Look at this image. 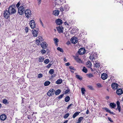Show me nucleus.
<instances>
[{"label":"nucleus","mask_w":123,"mask_h":123,"mask_svg":"<svg viewBox=\"0 0 123 123\" xmlns=\"http://www.w3.org/2000/svg\"><path fill=\"white\" fill-rule=\"evenodd\" d=\"M8 11L11 14H14L16 12L15 7L14 5H12L9 7Z\"/></svg>","instance_id":"obj_1"},{"label":"nucleus","mask_w":123,"mask_h":123,"mask_svg":"<svg viewBox=\"0 0 123 123\" xmlns=\"http://www.w3.org/2000/svg\"><path fill=\"white\" fill-rule=\"evenodd\" d=\"M25 10V9L24 6H21L18 8V12L19 15H22L24 14Z\"/></svg>","instance_id":"obj_2"},{"label":"nucleus","mask_w":123,"mask_h":123,"mask_svg":"<svg viewBox=\"0 0 123 123\" xmlns=\"http://www.w3.org/2000/svg\"><path fill=\"white\" fill-rule=\"evenodd\" d=\"M3 14L4 18L6 19H8L10 17V15L11 14L8 10H6L4 11Z\"/></svg>","instance_id":"obj_3"},{"label":"nucleus","mask_w":123,"mask_h":123,"mask_svg":"<svg viewBox=\"0 0 123 123\" xmlns=\"http://www.w3.org/2000/svg\"><path fill=\"white\" fill-rule=\"evenodd\" d=\"M25 13L26 17L29 18L31 16V11L29 10H26L25 12Z\"/></svg>","instance_id":"obj_4"},{"label":"nucleus","mask_w":123,"mask_h":123,"mask_svg":"<svg viewBox=\"0 0 123 123\" xmlns=\"http://www.w3.org/2000/svg\"><path fill=\"white\" fill-rule=\"evenodd\" d=\"M85 49L84 48H81L79 49L78 53L80 55H83L85 54Z\"/></svg>","instance_id":"obj_5"},{"label":"nucleus","mask_w":123,"mask_h":123,"mask_svg":"<svg viewBox=\"0 0 123 123\" xmlns=\"http://www.w3.org/2000/svg\"><path fill=\"white\" fill-rule=\"evenodd\" d=\"M56 29L58 32L59 33H63V28L62 26H59L56 27Z\"/></svg>","instance_id":"obj_6"},{"label":"nucleus","mask_w":123,"mask_h":123,"mask_svg":"<svg viewBox=\"0 0 123 123\" xmlns=\"http://www.w3.org/2000/svg\"><path fill=\"white\" fill-rule=\"evenodd\" d=\"M55 23L57 25H60L62 24V21L60 18L58 19L55 20Z\"/></svg>","instance_id":"obj_7"},{"label":"nucleus","mask_w":123,"mask_h":123,"mask_svg":"<svg viewBox=\"0 0 123 123\" xmlns=\"http://www.w3.org/2000/svg\"><path fill=\"white\" fill-rule=\"evenodd\" d=\"M111 86L113 89H116L117 88L118 85L116 83H113L112 84Z\"/></svg>","instance_id":"obj_8"},{"label":"nucleus","mask_w":123,"mask_h":123,"mask_svg":"<svg viewBox=\"0 0 123 123\" xmlns=\"http://www.w3.org/2000/svg\"><path fill=\"white\" fill-rule=\"evenodd\" d=\"M122 90L120 88L118 89L117 90L116 93L118 95H120L123 93Z\"/></svg>","instance_id":"obj_9"},{"label":"nucleus","mask_w":123,"mask_h":123,"mask_svg":"<svg viewBox=\"0 0 123 123\" xmlns=\"http://www.w3.org/2000/svg\"><path fill=\"white\" fill-rule=\"evenodd\" d=\"M6 118V116L5 114H2L0 116V119L2 120H5Z\"/></svg>","instance_id":"obj_10"},{"label":"nucleus","mask_w":123,"mask_h":123,"mask_svg":"<svg viewBox=\"0 0 123 123\" xmlns=\"http://www.w3.org/2000/svg\"><path fill=\"white\" fill-rule=\"evenodd\" d=\"M107 77V74L105 73H103L101 75V78L103 80L106 79Z\"/></svg>","instance_id":"obj_11"},{"label":"nucleus","mask_w":123,"mask_h":123,"mask_svg":"<svg viewBox=\"0 0 123 123\" xmlns=\"http://www.w3.org/2000/svg\"><path fill=\"white\" fill-rule=\"evenodd\" d=\"M47 43L46 42H42L41 44V46L43 49L46 48Z\"/></svg>","instance_id":"obj_12"},{"label":"nucleus","mask_w":123,"mask_h":123,"mask_svg":"<svg viewBox=\"0 0 123 123\" xmlns=\"http://www.w3.org/2000/svg\"><path fill=\"white\" fill-rule=\"evenodd\" d=\"M97 56V55L95 53L92 54L90 56V58L91 59H95Z\"/></svg>","instance_id":"obj_13"},{"label":"nucleus","mask_w":123,"mask_h":123,"mask_svg":"<svg viewBox=\"0 0 123 123\" xmlns=\"http://www.w3.org/2000/svg\"><path fill=\"white\" fill-rule=\"evenodd\" d=\"M71 41L72 43L73 44H75L77 42V40L76 38L73 37L71 40Z\"/></svg>","instance_id":"obj_14"},{"label":"nucleus","mask_w":123,"mask_h":123,"mask_svg":"<svg viewBox=\"0 0 123 123\" xmlns=\"http://www.w3.org/2000/svg\"><path fill=\"white\" fill-rule=\"evenodd\" d=\"M110 106L112 108L114 109L116 107V105L114 103H111L110 104Z\"/></svg>","instance_id":"obj_15"},{"label":"nucleus","mask_w":123,"mask_h":123,"mask_svg":"<svg viewBox=\"0 0 123 123\" xmlns=\"http://www.w3.org/2000/svg\"><path fill=\"white\" fill-rule=\"evenodd\" d=\"M33 32H32L33 36L34 37H36L37 36L38 33L37 31L35 29H34L32 30Z\"/></svg>","instance_id":"obj_16"},{"label":"nucleus","mask_w":123,"mask_h":123,"mask_svg":"<svg viewBox=\"0 0 123 123\" xmlns=\"http://www.w3.org/2000/svg\"><path fill=\"white\" fill-rule=\"evenodd\" d=\"M53 90V89H52ZM54 94L53 91V90H50L47 93V95L49 96H52Z\"/></svg>","instance_id":"obj_17"},{"label":"nucleus","mask_w":123,"mask_h":123,"mask_svg":"<svg viewBox=\"0 0 123 123\" xmlns=\"http://www.w3.org/2000/svg\"><path fill=\"white\" fill-rule=\"evenodd\" d=\"M59 40L58 39L56 38H54V43H55V46L57 47L58 45L57 43L59 42Z\"/></svg>","instance_id":"obj_18"},{"label":"nucleus","mask_w":123,"mask_h":123,"mask_svg":"<svg viewBox=\"0 0 123 123\" xmlns=\"http://www.w3.org/2000/svg\"><path fill=\"white\" fill-rule=\"evenodd\" d=\"M54 15L55 16H58L59 13V11L57 10H54Z\"/></svg>","instance_id":"obj_19"},{"label":"nucleus","mask_w":123,"mask_h":123,"mask_svg":"<svg viewBox=\"0 0 123 123\" xmlns=\"http://www.w3.org/2000/svg\"><path fill=\"white\" fill-rule=\"evenodd\" d=\"M92 64L91 62L90 61H88L87 62L86 64V66L87 67L90 68L91 67Z\"/></svg>","instance_id":"obj_20"},{"label":"nucleus","mask_w":123,"mask_h":123,"mask_svg":"<svg viewBox=\"0 0 123 123\" xmlns=\"http://www.w3.org/2000/svg\"><path fill=\"white\" fill-rule=\"evenodd\" d=\"M61 91L60 89H58L55 92V94L56 95H58L61 92Z\"/></svg>","instance_id":"obj_21"},{"label":"nucleus","mask_w":123,"mask_h":123,"mask_svg":"<svg viewBox=\"0 0 123 123\" xmlns=\"http://www.w3.org/2000/svg\"><path fill=\"white\" fill-rule=\"evenodd\" d=\"M80 113V112H75L74 114L73 115V118H74L75 117H76L78 115H79V113Z\"/></svg>","instance_id":"obj_22"},{"label":"nucleus","mask_w":123,"mask_h":123,"mask_svg":"<svg viewBox=\"0 0 123 123\" xmlns=\"http://www.w3.org/2000/svg\"><path fill=\"white\" fill-rule=\"evenodd\" d=\"M62 82V79H59L55 82L56 84H60Z\"/></svg>","instance_id":"obj_23"},{"label":"nucleus","mask_w":123,"mask_h":123,"mask_svg":"<svg viewBox=\"0 0 123 123\" xmlns=\"http://www.w3.org/2000/svg\"><path fill=\"white\" fill-rule=\"evenodd\" d=\"M86 75L89 78L93 77L94 76L93 74L91 73L87 74Z\"/></svg>","instance_id":"obj_24"},{"label":"nucleus","mask_w":123,"mask_h":123,"mask_svg":"<svg viewBox=\"0 0 123 123\" xmlns=\"http://www.w3.org/2000/svg\"><path fill=\"white\" fill-rule=\"evenodd\" d=\"M70 97L68 96L66 97L65 99V101L66 102H68L70 100Z\"/></svg>","instance_id":"obj_25"},{"label":"nucleus","mask_w":123,"mask_h":123,"mask_svg":"<svg viewBox=\"0 0 123 123\" xmlns=\"http://www.w3.org/2000/svg\"><path fill=\"white\" fill-rule=\"evenodd\" d=\"M76 77L80 80H81L82 79V77L80 76L79 75H76Z\"/></svg>","instance_id":"obj_26"},{"label":"nucleus","mask_w":123,"mask_h":123,"mask_svg":"<svg viewBox=\"0 0 123 123\" xmlns=\"http://www.w3.org/2000/svg\"><path fill=\"white\" fill-rule=\"evenodd\" d=\"M30 26L31 28L33 29L36 27V24L35 23H32L30 24Z\"/></svg>","instance_id":"obj_27"},{"label":"nucleus","mask_w":123,"mask_h":123,"mask_svg":"<svg viewBox=\"0 0 123 123\" xmlns=\"http://www.w3.org/2000/svg\"><path fill=\"white\" fill-rule=\"evenodd\" d=\"M50 83V82L49 81H46L44 82V85L45 86H47L49 85Z\"/></svg>","instance_id":"obj_28"},{"label":"nucleus","mask_w":123,"mask_h":123,"mask_svg":"<svg viewBox=\"0 0 123 123\" xmlns=\"http://www.w3.org/2000/svg\"><path fill=\"white\" fill-rule=\"evenodd\" d=\"M82 71L86 73L87 72V69L85 67H84L82 69Z\"/></svg>","instance_id":"obj_29"},{"label":"nucleus","mask_w":123,"mask_h":123,"mask_svg":"<svg viewBox=\"0 0 123 123\" xmlns=\"http://www.w3.org/2000/svg\"><path fill=\"white\" fill-rule=\"evenodd\" d=\"M57 50L60 51L61 52L63 53V51L62 48H61L59 47H58L57 48Z\"/></svg>","instance_id":"obj_30"},{"label":"nucleus","mask_w":123,"mask_h":123,"mask_svg":"<svg viewBox=\"0 0 123 123\" xmlns=\"http://www.w3.org/2000/svg\"><path fill=\"white\" fill-rule=\"evenodd\" d=\"M69 113H67L63 117L64 118H66L68 117L69 116Z\"/></svg>","instance_id":"obj_31"},{"label":"nucleus","mask_w":123,"mask_h":123,"mask_svg":"<svg viewBox=\"0 0 123 123\" xmlns=\"http://www.w3.org/2000/svg\"><path fill=\"white\" fill-rule=\"evenodd\" d=\"M64 8L65 10L68 11V9L69 7H68V5H66L64 6Z\"/></svg>","instance_id":"obj_32"},{"label":"nucleus","mask_w":123,"mask_h":123,"mask_svg":"<svg viewBox=\"0 0 123 123\" xmlns=\"http://www.w3.org/2000/svg\"><path fill=\"white\" fill-rule=\"evenodd\" d=\"M70 91V89L69 88H68L67 90H66L65 92H64L63 94H66L68 93Z\"/></svg>","instance_id":"obj_33"},{"label":"nucleus","mask_w":123,"mask_h":123,"mask_svg":"<svg viewBox=\"0 0 123 123\" xmlns=\"http://www.w3.org/2000/svg\"><path fill=\"white\" fill-rule=\"evenodd\" d=\"M85 90L84 88H81V91L82 94H84L85 93Z\"/></svg>","instance_id":"obj_34"},{"label":"nucleus","mask_w":123,"mask_h":123,"mask_svg":"<svg viewBox=\"0 0 123 123\" xmlns=\"http://www.w3.org/2000/svg\"><path fill=\"white\" fill-rule=\"evenodd\" d=\"M104 109L105 110H106V112H108L109 113H110V111H111L109 109H108V108H104Z\"/></svg>","instance_id":"obj_35"},{"label":"nucleus","mask_w":123,"mask_h":123,"mask_svg":"<svg viewBox=\"0 0 123 123\" xmlns=\"http://www.w3.org/2000/svg\"><path fill=\"white\" fill-rule=\"evenodd\" d=\"M54 72V70L53 69H50L49 72V73L51 74H53V73Z\"/></svg>","instance_id":"obj_36"},{"label":"nucleus","mask_w":123,"mask_h":123,"mask_svg":"<svg viewBox=\"0 0 123 123\" xmlns=\"http://www.w3.org/2000/svg\"><path fill=\"white\" fill-rule=\"evenodd\" d=\"M84 118L82 117H80L78 119V121L79 122H81V121L83 120Z\"/></svg>","instance_id":"obj_37"},{"label":"nucleus","mask_w":123,"mask_h":123,"mask_svg":"<svg viewBox=\"0 0 123 123\" xmlns=\"http://www.w3.org/2000/svg\"><path fill=\"white\" fill-rule=\"evenodd\" d=\"M49 59H47L45 60L44 62V63L47 64L49 62Z\"/></svg>","instance_id":"obj_38"},{"label":"nucleus","mask_w":123,"mask_h":123,"mask_svg":"<svg viewBox=\"0 0 123 123\" xmlns=\"http://www.w3.org/2000/svg\"><path fill=\"white\" fill-rule=\"evenodd\" d=\"M121 107L120 106H117V108H116V109L119 112H120L121 111Z\"/></svg>","instance_id":"obj_39"},{"label":"nucleus","mask_w":123,"mask_h":123,"mask_svg":"<svg viewBox=\"0 0 123 123\" xmlns=\"http://www.w3.org/2000/svg\"><path fill=\"white\" fill-rule=\"evenodd\" d=\"M69 68L70 69L73 70H76L72 66H70L69 67Z\"/></svg>","instance_id":"obj_40"},{"label":"nucleus","mask_w":123,"mask_h":123,"mask_svg":"<svg viewBox=\"0 0 123 123\" xmlns=\"http://www.w3.org/2000/svg\"><path fill=\"white\" fill-rule=\"evenodd\" d=\"M63 96L64 94H62L61 95H60L57 98H58L59 99H61L62 97Z\"/></svg>","instance_id":"obj_41"},{"label":"nucleus","mask_w":123,"mask_h":123,"mask_svg":"<svg viewBox=\"0 0 123 123\" xmlns=\"http://www.w3.org/2000/svg\"><path fill=\"white\" fill-rule=\"evenodd\" d=\"M94 66L96 68H99L100 66V64L98 63H97V64H96L95 66Z\"/></svg>","instance_id":"obj_42"},{"label":"nucleus","mask_w":123,"mask_h":123,"mask_svg":"<svg viewBox=\"0 0 123 123\" xmlns=\"http://www.w3.org/2000/svg\"><path fill=\"white\" fill-rule=\"evenodd\" d=\"M7 101L6 99H4L3 100V103L4 104H6L7 102Z\"/></svg>","instance_id":"obj_43"},{"label":"nucleus","mask_w":123,"mask_h":123,"mask_svg":"<svg viewBox=\"0 0 123 123\" xmlns=\"http://www.w3.org/2000/svg\"><path fill=\"white\" fill-rule=\"evenodd\" d=\"M41 52L43 54H45L46 53V51L44 49H42L41 50Z\"/></svg>","instance_id":"obj_44"},{"label":"nucleus","mask_w":123,"mask_h":123,"mask_svg":"<svg viewBox=\"0 0 123 123\" xmlns=\"http://www.w3.org/2000/svg\"><path fill=\"white\" fill-rule=\"evenodd\" d=\"M75 59L76 61H80V59L78 58L77 56L75 57Z\"/></svg>","instance_id":"obj_45"},{"label":"nucleus","mask_w":123,"mask_h":123,"mask_svg":"<svg viewBox=\"0 0 123 123\" xmlns=\"http://www.w3.org/2000/svg\"><path fill=\"white\" fill-rule=\"evenodd\" d=\"M43 76L42 74H38V77L39 78H41Z\"/></svg>","instance_id":"obj_46"},{"label":"nucleus","mask_w":123,"mask_h":123,"mask_svg":"<svg viewBox=\"0 0 123 123\" xmlns=\"http://www.w3.org/2000/svg\"><path fill=\"white\" fill-rule=\"evenodd\" d=\"M73 105V104H71L70 105H69L67 107V109H69L70 108L71 106Z\"/></svg>","instance_id":"obj_47"},{"label":"nucleus","mask_w":123,"mask_h":123,"mask_svg":"<svg viewBox=\"0 0 123 123\" xmlns=\"http://www.w3.org/2000/svg\"><path fill=\"white\" fill-rule=\"evenodd\" d=\"M27 118L28 119H33V117H32L31 115H28L27 117Z\"/></svg>","instance_id":"obj_48"},{"label":"nucleus","mask_w":123,"mask_h":123,"mask_svg":"<svg viewBox=\"0 0 123 123\" xmlns=\"http://www.w3.org/2000/svg\"><path fill=\"white\" fill-rule=\"evenodd\" d=\"M108 120L111 122H113V121L112 120V119L110 117H108Z\"/></svg>","instance_id":"obj_49"},{"label":"nucleus","mask_w":123,"mask_h":123,"mask_svg":"<svg viewBox=\"0 0 123 123\" xmlns=\"http://www.w3.org/2000/svg\"><path fill=\"white\" fill-rule=\"evenodd\" d=\"M116 104L117 105V106H120V103L118 101H117L116 102Z\"/></svg>","instance_id":"obj_50"},{"label":"nucleus","mask_w":123,"mask_h":123,"mask_svg":"<svg viewBox=\"0 0 123 123\" xmlns=\"http://www.w3.org/2000/svg\"><path fill=\"white\" fill-rule=\"evenodd\" d=\"M36 42H37V44H39L40 43V41L39 40L37 39Z\"/></svg>","instance_id":"obj_51"},{"label":"nucleus","mask_w":123,"mask_h":123,"mask_svg":"<svg viewBox=\"0 0 123 123\" xmlns=\"http://www.w3.org/2000/svg\"><path fill=\"white\" fill-rule=\"evenodd\" d=\"M51 64L49 63L47 66L46 67L47 68H49L51 67Z\"/></svg>","instance_id":"obj_52"},{"label":"nucleus","mask_w":123,"mask_h":123,"mask_svg":"<svg viewBox=\"0 0 123 123\" xmlns=\"http://www.w3.org/2000/svg\"><path fill=\"white\" fill-rule=\"evenodd\" d=\"M20 5V2H19L16 4V6L18 8L19 6Z\"/></svg>","instance_id":"obj_53"},{"label":"nucleus","mask_w":123,"mask_h":123,"mask_svg":"<svg viewBox=\"0 0 123 123\" xmlns=\"http://www.w3.org/2000/svg\"><path fill=\"white\" fill-rule=\"evenodd\" d=\"M42 57H40L39 58L38 61L39 62H42L43 61H42Z\"/></svg>","instance_id":"obj_54"},{"label":"nucleus","mask_w":123,"mask_h":123,"mask_svg":"<svg viewBox=\"0 0 123 123\" xmlns=\"http://www.w3.org/2000/svg\"><path fill=\"white\" fill-rule=\"evenodd\" d=\"M25 30L26 32V33H27L28 32V28L27 27H26L25 28Z\"/></svg>","instance_id":"obj_55"},{"label":"nucleus","mask_w":123,"mask_h":123,"mask_svg":"<svg viewBox=\"0 0 123 123\" xmlns=\"http://www.w3.org/2000/svg\"><path fill=\"white\" fill-rule=\"evenodd\" d=\"M60 10L62 11V12L64 10H65L64 8L62 7H61L60 8Z\"/></svg>","instance_id":"obj_56"},{"label":"nucleus","mask_w":123,"mask_h":123,"mask_svg":"<svg viewBox=\"0 0 123 123\" xmlns=\"http://www.w3.org/2000/svg\"><path fill=\"white\" fill-rule=\"evenodd\" d=\"M38 38L39 39V40L40 41H42V37H41V36L39 37H38Z\"/></svg>","instance_id":"obj_57"},{"label":"nucleus","mask_w":123,"mask_h":123,"mask_svg":"<svg viewBox=\"0 0 123 123\" xmlns=\"http://www.w3.org/2000/svg\"><path fill=\"white\" fill-rule=\"evenodd\" d=\"M34 113V112L33 113V114H32V116H33V117H33V119H36V117H35V116L33 114Z\"/></svg>","instance_id":"obj_58"},{"label":"nucleus","mask_w":123,"mask_h":123,"mask_svg":"<svg viewBox=\"0 0 123 123\" xmlns=\"http://www.w3.org/2000/svg\"><path fill=\"white\" fill-rule=\"evenodd\" d=\"M32 23H35L34 20H31L30 22V24H32Z\"/></svg>","instance_id":"obj_59"},{"label":"nucleus","mask_w":123,"mask_h":123,"mask_svg":"<svg viewBox=\"0 0 123 123\" xmlns=\"http://www.w3.org/2000/svg\"><path fill=\"white\" fill-rule=\"evenodd\" d=\"M37 0L38 1V5H39L41 3V2L42 0Z\"/></svg>","instance_id":"obj_60"},{"label":"nucleus","mask_w":123,"mask_h":123,"mask_svg":"<svg viewBox=\"0 0 123 123\" xmlns=\"http://www.w3.org/2000/svg\"><path fill=\"white\" fill-rule=\"evenodd\" d=\"M88 87L91 89H93V87L91 86H88Z\"/></svg>","instance_id":"obj_61"},{"label":"nucleus","mask_w":123,"mask_h":123,"mask_svg":"<svg viewBox=\"0 0 123 123\" xmlns=\"http://www.w3.org/2000/svg\"><path fill=\"white\" fill-rule=\"evenodd\" d=\"M66 65V66H68L70 65V64L69 62H68L65 64Z\"/></svg>","instance_id":"obj_62"},{"label":"nucleus","mask_w":123,"mask_h":123,"mask_svg":"<svg viewBox=\"0 0 123 123\" xmlns=\"http://www.w3.org/2000/svg\"><path fill=\"white\" fill-rule=\"evenodd\" d=\"M109 113L111 114L115 115V114L113 112H111V111Z\"/></svg>","instance_id":"obj_63"},{"label":"nucleus","mask_w":123,"mask_h":123,"mask_svg":"<svg viewBox=\"0 0 123 123\" xmlns=\"http://www.w3.org/2000/svg\"><path fill=\"white\" fill-rule=\"evenodd\" d=\"M97 62H96V61H95V62H94V66H95V65H96V64H97Z\"/></svg>","instance_id":"obj_64"}]
</instances>
